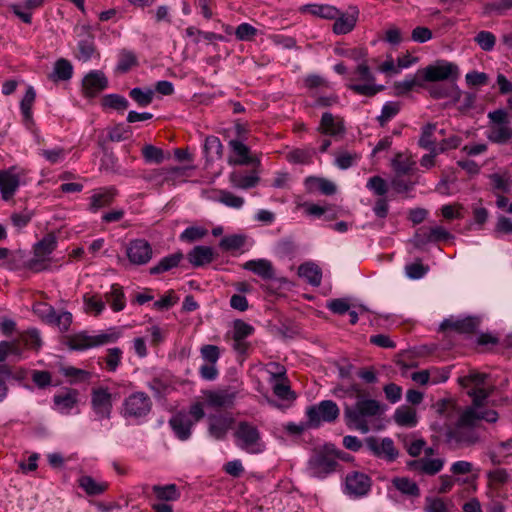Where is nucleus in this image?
I'll return each instance as SVG.
<instances>
[{
  "mask_svg": "<svg viewBox=\"0 0 512 512\" xmlns=\"http://www.w3.org/2000/svg\"><path fill=\"white\" fill-rule=\"evenodd\" d=\"M156 497L160 500L174 501L180 496V493L175 484H169L165 486L154 485L152 488Z\"/></svg>",
  "mask_w": 512,
  "mask_h": 512,
  "instance_id": "nucleus-45",
  "label": "nucleus"
},
{
  "mask_svg": "<svg viewBox=\"0 0 512 512\" xmlns=\"http://www.w3.org/2000/svg\"><path fill=\"white\" fill-rule=\"evenodd\" d=\"M486 378L487 374L472 371L468 375L458 379L462 387L469 388L467 393L472 397L473 405L476 407L482 406L492 392V388L485 384Z\"/></svg>",
  "mask_w": 512,
  "mask_h": 512,
  "instance_id": "nucleus-5",
  "label": "nucleus"
},
{
  "mask_svg": "<svg viewBox=\"0 0 512 512\" xmlns=\"http://www.w3.org/2000/svg\"><path fill=\"white\" fill-rule=\"evenodd\" d=\"M307 416L314 425H318L320 420L332 422L338 418L339 408L335 402L324 400L318 406L309 407L307 409Z\"/></svg>",
  "mask_w": 512,
  "mask_h": 512,
  "instance_id": "nucleus-13",
  "label": "nucleus"
},
{
  "mask_svg": "<svg viewBox=\"0 0 512 512\" xmlns=\"http://www.w3.org/2000/svg\"><path fill=\"white\" fill-rule=\"evenodd\" d=\"M138 64L136 55L128 50H122L119 54L117 71L125 73Z\"/></svg>",
  "mask_w": 512,
  "mask_h": 512,
  "instance_id": "nucleus-49",
  "label": "nucleus"
},
{
  "mask_svg": "<svg viewBox=\"0 0 512 512\" xmlns=\"http://www.w3.org/2000/svg\"><path fill=\"white\" fill-rule=\"evenodd\" d=\"M234 436L237 446L248 453L259 454L265 448L258 428L249 422H239Z\"/></svg>",
  "mask_w": 512,
  "mask_h": 512,
  "instance_id": "nucleus-4",
  "label": "nucleus"
},
{
  "mask_svg": "<svg viewBox=\"0 0 512 512\" xmlns=\"http://www.w3.org/2000/svg\"><path fill=\"white\" fill-rule=\"evenodd\" d=\"M9 355H21V349L18 341H1L0 342V363L5 361Z\"/></svg>",
  "mask_w": 512,
  "mask_h": 512,
  "instance_id": "nucleus-58",
  "label": "nucleus"
},
{
  "mask_svg": "<svg viewBox=\"0 0 512 512\" xmlns=\"http://www.w3.org/2000/svg\"><path fill=\"white\" fill-rule=\"evenodd\" d=\"M244 268L265 280L275 278L274 267L272 263L266 259L250 260L244 264Z\"/></svg>",
  "mask_w": 512,
  "mask_h": 512,
  "instance_id": "nucleus-26",
  "label": "nucleus"
},
{
  "mask_svg": "<svg viewBox=\"0 0 512 512\" xmlns=\"http://www.w3.org/2000/svg\"><path fill=\"white\" fill-rule=\"evenodd\" d=\"M105 299L115 312L122 311L125 308V295L122 287L118 284L111 286L110 291L105 293Z\"/></svg>",
  "mask_w": 512,
  "mask_h": 512,
  "instance_id": "nucleus-37",
  "label": "nucleus"
},
{
  "mask_svg": "<svg viewBox=\"0 0 512 512\" xmlns=\"http://www.w3.org/2000/svg\"><path fill=\"white\" fill-rule=\"evenodd\" d=\"M346 489L349 494L356 496L365 495L370 489L369 478L358 472L348 474L346 477Z\"/></svg>",
  "mask_w": 512,
  "mask_h": 512,
  "instance_id": "nucleus-22",
  "label": "nucleus"
},
{
  "mask_svg": "<svg viewBox=\"0 0 512 512\" xmlns=\"http://www.w3.org/2000/svg\"><path fill=\"white\" fill-rule=\"evenodd\" d=\"M183 259L181 252H176L162 258L157 265L150 268V274H160L170 269L177 267L180 261Z\"/></svg>",
  "mask_w": 512,
  "mask_h": 512,
  "instance_id": "nucleus-39",
  "label": "nucleus"
},
{
  "mask_svg": "<svg viewBox=\"0 0 512 512\" xmlns=\"http://www.w3.org/2000/svg\"><path fill=\"white\" fill-rule=\"evenodd\" d=\"M204 150L208 157L221 158L223 155V145L216 136H208L205 139Z\"/></svg>",
  "mask_w": 512,
  "mask_h": 512,
  "instance_id": "nucleus-48",
  "label": "nucleus"
},
{
  "mask_svg": "<svg viewBox=\"0 0 512 512\" xmlns=\"http://www.w3.org/2000/svg\"><path fill=\"white\" fill-rule=\"evenodd\" d=\"M358 14L359 11L355 7L350 8V11L348 13H341L339 11V15L336 18H334V33L341 35L351 32L356 25Z\"/></svg>",
  "mask_w": 512,
  "mask_h": 512,
  "instance_id": "nucleus-21",
  "label": "nucleus"
},
{
  "mask_svg": "<svg viewBox=\"0 0 512 512\" xmlns=\"http://www.w3.org/2000/svg\"><path fill=\"white\" fill-rule=\"evenodd\" d=\"M151 407L152 401L146 393L135 392L124 400L123 413L125 417H144L150 412Z\"/></svg>",
  "mask_w": 512,
  "mask_h": 512,
  "instance_id": "nucleus-11",
  "label": "nucleus"
},
{
  "mask_svg": "<svg viewBox=\"0 0 512 512\" xmlns=\"http://www.w3.org/2000/svg\"><path fill=\"white\" fill-rule=\"evenodd\" d=\"M480 320L476 317H466L464 319H446L441 325L442 331L454 330L458 333H474L478 328Z\"/></svg>",
  "mask_w": 512,
  "mask_h": 512,
  "instance_id": "nucleus-17",
  "label": "nucleus"
},
{
  "mask_svg": "<svg viewBox=\"0 0 512 512\" xmlns=\"http://www.w3.org/2000/svg\"><path fill=\"white\" fill-rule=\"evenodd\" d=\"M108 81L101 71H92L83 79V91L88 97H93L107 87Z\"/></svg>",
  "mask_w": 512,
  "mask_h": 512,
  "instance_id": "nucleus-19",
  "label": "nucleus"
},
{
  "mask_svg": "<svg viewBox=\"0 0 512 512\" xmlns=\"http://www.w3.org/2000/svg\"><path fill=\"white\" fill-rule=\"evenodd\" d=\"M337 460L334 452L326 447L325 450L318 452L309 462L311 475L318 478H324L337 468Z\"/></svg>",
  "mask_w": 512,
  "mask_h": 512,
  "instance_id": "nucleus-10",
  "label": "nucleus"
},
{
  "mask_svg": "<svg viewBox=\"0 0 512 512\" xmlns=\"http://www.w3.org/2000/svg\"><path fill=\"white\" fill-rule=\"evenodd\" d=\"M54 403L60 411L69 412L78 403V391L65 389L54 396Z\"/></svg>",
  "mask_w": 512,
  "mask_h": 512,
  "instance_id": "nucleus-31",
  "label": "nucleus"
},
{
  "mask_svg": "<svg viewBox=\"0 0 512 512\" xmlns=\"http://www.w3.org/2000/svg\"><path fill=\"white\" fill-rule=\"evenodd\" d=\"M400 111V104L398 102L386 103L378 116L379 124L384 127L393 117H395Z\"/></svg>",
  "mask_w": 512,
  "mask_h": 512,
  "instance_id": "nucleus-52",
  "label": "nucleus"
},
{
  "mask_svg": "<svg viewBox=\"0 0 512 512\" xmlns=\"http://www.w3.org/2000/svg\"><path fill=\"white\" fill-rule=\"evenodd\" d=\"M365 444L375 456L387 461H394L398 456V450L390 438L368 437L365 439Z\"/></svg>",
  "mask_w": 512,
  "mask_h": 512,
  "instance_id": "nucleus-14",
  "label": "nucleus"
},
{
  "mask_svg": "<svg viewBox=\"0 0 512 512\" xmlns=\"http://www.w3.org/2000/svg\"><path fill=\"white\" fill-rule=\"evenodd\" d=\"M205 396L207 405L213 408L230 407L235 399V394L229 391H209Z\"/></svg>",
  "mask_w": 512,
  "mask_h": 512,
  "instance_id": "nucleus-32",
  "label": "nucleus"
},
{
  "mask_svg": "<svg viewBox=\"0 0 512 512\" xmlns=\"http://www.w3.org/2000/svg\"><path fill=\"white\" fill-rule=\"evenodd\" d=\"M44 2L45 0H25L23 7L19 4H13L10 6V9L24 23L30 24L32 21L31 13L24 11L23 8L27 10H34L41 7L44 4Z\"/></svg>",
  "mask_w": 512,
  "mask_h": 512,
  "instance_id": "nucleus-36",
  "label": "nucleus"
},
{
  "mask_svg": "<svg viewBox=\"0 0 512 512\" xmlns=\"http://www.w3.org/2000/svg\"><path fill=\"white\" fill-rule=\"evenodd\" d=\"M392 165L397 174L405 175L412 169L414 162L409 156L399 153L393 159Z\"/></svg>",
  "mask_w": 512,
  "mask_h": 512,
  "instance_id": "nucleus-50",
  "label": "nucleus"
},
{
  "mask_svg": "<svg viewBox=\"0 0 512 512\" xmlns=\"http://www.w3.org/2000/svg\"><path fill=\"white\" fill-rule=\"evenodd\" d=\"M25 171L16 166L0 170V193L4 201L11 200L18 188L24 183Z\"/></svg>",
  "mask_w": 512,
  "mask_h": 512,
  "instance_id": "nucleus-8",
  "label": "nucleus"
},
{
  "mask_svg": "<svg viewBox=\"0 0 512 512\" xmlns=\"http://www.w3.org/2000/svg\"><path fill=\"white\" fill-rule=\"evenodd\" d=\"M418 75L424 81L440 82L445 80H455L459 77L458 66L451 62L438 61L435 65H429L426 68L419 70Z\"/></svg>",
  "mask_w": 512,
  "mask_h": 512,
  "instance_id": "nucleus-7",
  "label": "nucleus"
},
{
  "mask_svg": "<svg viewBox=\"0 0 512 512\" xmlns=\"http://www.w3.org/2000/svg\"><path fill=\"white\" fill-rule=\"evenodd\" d=\"M60 372L64 376L71 378L73 381L78 382L89 380L91 377L90 372L73 366L61 367Z\"/></svg>",
  "mask_w": 512,
  "mask_h": 512,
  "instance_id": "nucleus-59",
  "label": "nucleus"
},
{
  "mask_svg": "<svg viewBox=\"0 0 512 512\" xmlns=\"http://www.w3.org/2000/svg\"><path fill=\"white\" fill-rule=\"evenodd\" d=\"M299 276L305 278L312 285H319L321 282V272L318 266L312 263L300 265L298 269Z\"/></svg>",
  "mask_w": 512,
  "mask_h": 512,
  "instance_id": "nucleus-42",
  "label": "nucleus"
},
{
  "mask_svg": "<svg viewBox=\"0 0 512 512\" xmlns=\"http://www.w3.org/2000/svg\"><path fill=\"white\" fill-rule=\"evenodd\" d=\"M474 41L479 45V47L484 51L493 50L496 44V37L493 33L489 31L482 30L477 33L474 38Z\"/></svg>",
  "mask_w": 512,
  "mask_h": 512,
  "instance_id": "nucleus-53",
  "label": "nucleus"
},
{
  "mask_svg": "<svg viewBox=\"0 0 512 512\" xmlns=\"http://www.w3.org/2000/svg\"><path fill=\"white\" fill-rule=\"evenodd\" d=\"M174 433L180 440H186L191 435V428L194 424L186 414L178 413L173 416L170 421Z\"/></svg>",
  "mask_w": 512,
  "mask_h": 512,
  "instance_id": "nucleus-27",
  "label": "nucleus"
},
{
  "mask_svg": "<svg viewBox=\"0 0 512 512\" xmlns=\"http://www.w3.org/2000/svg\"><path fill=\"white\" fill-rule=\"evenodd\" d=\"M487 138L492 143L508 144L512 142V128L509 124L505 125H489Z\"/></svg>",
  "mask_w": 512,
  "mask_h": 512,
  "instance_id": "nucleus-29",
  "label": "nucleus"
},
{
  "mask_svg": "<svg viewBox=\"0 0 512 512\" xmlns=\"http://www.w3.org/2000/svg\"><path fill=\"white\" fill-rule=\"evenodd\" d=\"M120 337V333L114 329H109L106 332L98 335H88L85 332L78 333L68 340V346L72 350H85L108 343L115 342Z\"/></svg>",
  "mask_w": 512,
  "mask_h": 512,
  "instance_id": "nucleus-6",
  "label": "nucleus"
},
{
  "mask_svg": "<svg viewBox=\"0 0 512 512\" xmlns=\"http://www.w3.org/2000/svg\"><path fill=\"white\" fill-rule=\"evenodd\" d=\"M126 255L132 264L145 265L152 259L153 250L147 240L134 239L127 244Z\"/></svg>",
  "mask_w": 512,
  "mask_h": 512,
  "instance_id": "nucleus-12",
  "label": "nucleus"
},
{
  "mask_svg": "<svg viewBox=\"0 0 512 512\" xmlns=\"http://www.w3.org/2000/svg\"><path fill=\"white\" fill-rule=\"evenodd\" d=\"M453 236L443 227L435 226L431 228L422 227L415 234L416 245H423L427 242H437L447 240Z\"/></svg>",
  "mask_w": 512,
  "mask_h": 512,
  "instance_id": "nucleus-18",
  "label": "nucleus"
},
{
  "mask_svg": "<svg viewBox=\"0 0 512 512\" xmlns=\"http://www.w3.org/2000/svg\"><path fill=\"white\" fill-rule=\"evenodd\" d=\"M189 262L194 267H200L212 262L214 252L207 246H196L187 255Z\"/></svg>",
  "mask_w": 512,
  "mask_h": 512,
  "instance_id": "nucleus-30",
  "label": "nucleus"
},
{
  "mask_svg": "<svg viewBox=\"0 0 512 512\" xmlns=\"http://www.w3.org/2000/svg\"><path fill=\"white\" fill-rule=\"evenodd\" d=\"M33 312L43 321L52 324L55 319V309L44 302H37L33 306Z\"/></svg>",
  "mask_w": 512,
  "mask_h": 512,
  "instance_id": "nucleus-51",
  "label": "nucleus"
},
{
  "mask_svg": "<svg viewBox=\"0 0 512 512\" xmlns=\"http://www.w3.org/2000/svg\"><path fill=\"white\" fill-rule=\"evenodd\" d=\"M435 130H436V125L432 124V123H428L422 128V134L419 139V145L422 148H425V149L433 148L432 146L435 143V139L433 137Z\"/></svg>",
  "mask_w": 512,
  "mask_h": 512,
  "instance_id": "nucleus-57",
  "label": "nucleus"
},
{
  "mask_svg": "<svg viewBox=\"0 0 512 512\" xmlns=\"http://www.w3.org/2000/svg\"><path fill=\"white\" fill-rule=\"evenodd\" d=\"M57 246V237L54 233H48L34 245V256L29 261V268L34 271H41L46 268L45 262L48 256Z\"/></svg>",
  "mask_w": 512,
  "mask_h": 512,
  "instance_id": "nucleus-9",
  "label": "nucleus"
},
{
  "mask_svg": "<svg viewBox=\"0 0 512 512\" xmlns=\"http://www.w3.org/2000/svg\"><path fill=\"white\" fill-rule=\"evenodd\" d=\"M270 383L273 385V392L274 394L283 399V400H290L294 399V395L290 389L288 379L286 377L279 378L277 380H269Z\"/></svg>",
  "mask_w": 512,
  "mask_h": 512,
  "instance_id": "nucleus-46",
  "label": "nucleus"
},
{
  "mask_svg": "<svg viewBox=\"0 0 512 512\" xmlns=\"http://www.w3.org/2000/svg\"><path fill=\"white\" fill-rule=\"evenodd\" d=\"M357 401L354 405L344 408V421L348 428L367 433L370 431V422L383 413L381 403L375 399L365 398V392L359 385H351Z\"/></svg>",
  "mask_w": 512,
  "mask_h": 512,
  "instance_id": "nucleus-1",
  "label": "nucleus"
},
{
  "mask_svg": "<svg viewBox=\"0 0 512 512\" xmlns=\"http://www.w3.org/2000/svg\"><path fill=\"white\" fill-rule=\"evenodd\" d=\"M391 483L395 489L409 498L417 499L421 495L420 487L414 480L410 479L409 477H394L391 480Z\"/></svg>",
  "mask_w": 512,
  "mask_h": 512,
  "instance_id": "nucleus-28",
  "label": "nucleus"
},
{
  "mask_svg": "<svg viewBox=\"0 0 512 512\" xmlns=\"http://www.w3.org/2000/svg\"><path fill=\"white\" fill-rule=\"evenodd\" d=\"M476 416L473 408L465 409L454 425L446 427L445 442L455 448L469 447L479 441V435L475 430Z\"/></svg>",
  "mask_w": 512,
  "mask_h": 512,
  "instance_id": "nucleus-2",
  "label": "nucleus"
},
{
  "mask_svg": "<svg viewBox=\"0 0 512 512\" xmlns=\"http://www.w3.org/2000/svg\"><path fill=\"white\" fill-rule=\"evenodd\" d=\"M445 460L442 458H428L422 457L407 462V468L418 474L434 476L438 474L444 467Z\"/></svg>",
  "mask_w": 512,
  "mask_h": 512,
  "instance_id": "nucleus-15",
  "label": "nucleus"
},
{
  "mask_svg": "<svg viewBox=\"0 0 512 512\" xmlns=\"http://www.w3.org/2000/svg\"><path fill=\"white\" fill-rule=\"evenodd\" d=\"M312 154L306 149H293L286 154V159L293 164H307L311 161Z\"/></svg>",
  "mask_w": 512,
  "mask_h": 512,
  "instance_id": "nucleus-56",
  "label": "nucleus"
},
{
  "mask_svg": "<svg viewBox=\"0 0 512 512\" xmlns=\"http://www.w3.org/2000/svg\"><path fill=\"white\" fill-rule=\"evenodd\" d=\"M230 180L234 187L240 189H249L257 185L259 182V177L255 175L240 176L231 174Z\"/></svg>",
  "mask_w": 512,
  "mask_h": 512,
  "instance_id": "nucleus-54",
  "label": "nucleus"
},
{
  "mask_svg": "<svg viewBox=\"0 0 512 512\" xmlns=\"http://www.w3.org/2000/svg\"><path fill=\"white\" fill-rule=\"evenodd\" d=\"M233 419L229 415H213L209 417V433L216 439H223L231 427Z\"/></svg>",
  "mask_w": 512,
  "mask_h": 512,
  "instance_id": "nucleus-24",
  "label": "nucleus"
},
{
  "mask_svg": "<svg viewBox=\"0 0 512 512\" xmlns=\"http://www.w3.org/2000/svg\"><path fill=\"white\" fill-rule=\"evenodd\" d=\"M154 92L151 89L143 91L140 88H134L130 91L129 96L141 107L148 106L153 100Z\"/></svg>",
  "mask_w": 512,
  "mask_h": 512,
  "instance_id": "nucleus-55",
  "label": "nucleus"
},
{
  "mask_svg": "<svg viewBox=\"0 0 512 512\" xmlns=\"http://www.w3.org/2000/svg\"><path fill=\"white\" fill-rule=\"evenodd\" d=\"M142 155L146 162L153 164H161L167 157L161 148L150 144L142 148Z\"/></svg>",
  "mask_w": 512,
  "mask_h": 512,
  "instance_id": "nucleus-47",
  "label": "nucleus"
},
{
  "mask_svg": "<svg viewBox=\"0 0 512 512\" xmlns=\"http://www.w3.org/2000/svg\"><path fill=\"white\" fill-rule=\"evenodd\" d=\"M428 91L435 99L449 98L454 103L458 102L462 95L455 82L435 83L428 87Z\"/></svg>",
  "mask_w": 512,
  "mask_h": 512,
  "instance_id": "nucleus-20",
  "label": "nucleus"
},
{
  "mask_svg": "<svg viewBox=\"0 0 512 512\" xmlns=\"http://www.w3.org/2000/svg\"><path fill=\"white\" fill-rule=\"evenodd\" d=\"M229 145L233 152L239 156V158L234 161L230 160V163H234L236 165H260V159L258 157L251 156L249 148L241 141L231 140Z\"/></svg>",
  "mask_w": 512,
  "mask_h": 512,
  "instance_id": "nucleus-25",
  "label": "nucleus"
},
{
  "mask_svg": "<svg viewBox=\"0 0 512 512\" xmlns=\"http://www.w3.org/2000/svg\"><path fill=\"white\" fill-rule=\"evenodd\" d=\"M105 302L98 294L85 293L83 295V310L85 313L99 316L105 310Z\"/></svg>",
  "mask_w": 512,
  "mask_h": 512,
  "instance_id": "nucleus-33",
  "label": "nucleus"
},
{
  "mask_svg": "<svg viewBox=\"0 0 512 512\" xmlns=\"http://www.w3.org/2000/svg\"><path fill=\"white\" fill-rule=\"evenodd\" d=\"M423 79L418 73L414 77L406 78L404 81L396 82L395 88L398 93H406L411 91L416 86H422Z\"/></svg>",
  "mask_w": 512,
  "mask_h": 512,
  "instance_id": "nucleus-62",
  "label": "nucleus"
},
{
  "mask_svg": "<svg viewBox=\"0 0 512 512\" xmlns=\"http://www.w3.org/2000/svg\"><path fill=\"white\" fill-rule=\"evenodd\" d=\"M307 9L313 15L319 16L321 18H326V19H333L339 15V10L336 9L335 7L329 6V5H320V6L313 5V6L307 7Z\"/></svg>",
  "mask_w": 512,
  "mask_h": 512,
  "instance_id": "nucleus-60",
  "label": "nucleus"
},
{
  "mask_svg": "<svg viewBox=\"0 0 512 512\" xmlns=\"http://www.w3.org/2000/svg\"><path fill=\"white\" fill-rule=\"evenodd\" d=\"M35 98V90L32 87H28L20 104L23 118L27 125L33 124L32 106Z\"/></svg>",
  "mask_w": 512,
  "mask_h": 512,
  "instance_id": "nucleus-41",
  "label": "nucleus"
},
{
  "mask_svg": "<svg viewBox=\"0 0 512 512\" xmlns=\"http://www.w3.org/2000/svg\"><path fill=\"white\" fill-rule=\"evenodd\" d=\"M305 186L309 192L320 190L324 195H332L336 192V185L325 178L308 177L305 180Z\"/></svg>",
  "mask_w": 512,
  "mask_h": 512,
  "instance_id": "nucleus-34",
  "label": "nucleus"
},
{
  "mask_svg": "<svg viewBox=\"0 0 512 512\" xmlns=\"http://www.w3.org/2000/svg\"><path fill=\"white\" fill-rule=\"evenodd\" d=\"M200 352L206 363L216 364L220 358V349L216 345H204L201 347Z\"/></svg>",
  "mask_w": 512,
  "mask_h": 512,
  "instance_id": "nucleus-64",
  "label": "nucleus"
},
{
  "mask_svg": "<svg viewBox=\"0 0 512 512\" xmlns=\"http://www.w3.org/2000/svg\"><path fill=\"white\" fill-rule=\"evenodd\" d=\"M91 404L94 412L100 418H109L112 409V401L111 394L107 389H93L91 393Z\"/></svg>",
  "mask_w": 512,
  "mask_h": 512,
  "instance_id": "nucleus-16",
  "label": "nucleus"
},
{
  "mask_svg": "<svg viewBox=\"0 0 512 512\" xmlns=\"http://www.w3.org/2000/svg\"><path fill=\"white\" fill-rule=\"evenodd\" d=\"M115 196V192L113 189L101 190L95 194H93L90 198V210L97 211L101 208L109 206Z\"/></svg>",
  "mask_w": 512,
  "mask_h": 512,
  "instance_id": "nucleus-40",
  "label": "nucleus"
},
{
  "mask_svg": "<svg viewBox=\"0 0 512 512\" xmlns=\"http://www.w3.org/2000/svg\"><path fill=\"white\" fill-rule=\"evenodd\" d=\"M319 130L323 134L337 137L344 134L345 127L342 118L325 112L322 115Z\"/></svg>",
  "mask_w": 512,
  "mask_h": 512,
  "instance_id": "nucleus-23",
  "label": "nucleus"
},
{
  "mask_svg": "<svg viewBox=\"0 0 512 512\" xmlns=\"http://www.w3.org/2000/svg\"><path fill=\"white\" fill-rule=\"evenodd\" d=\"M346 87L355 94L372 97L383 89L376 84V79L367 61L361 62L351 73Z\"/></svg>",
  "mask_w": 512,
  "mask_h": 512,
  "instance_id": "nucleus-3",
  "label": "nucleus"
},
{
  "mask_svg": "<svg viewBox=\"0 0 512 512\" xmlns=\"http://www.w3.org/2000/svg\"><path fill=\"white\" fill-rule=\"evenodd\" d=\"M423 509L425 512H451L449 503L438 496H426Z\"/></svg>",
  "mask_w": 512,
  "mask_h": 512,
  "instance_id": "nucleus-44",
  "label": "nucleus"
},
{
  "mask_svg": "<svg viewBox=\"0 0 512 512\" xmlns=\"http://www.w3.org/2000/svg\"><path fill=\"white\" fill-rule=\"evenodd\" d=\"M72 74V64L68 60L60 58L55 62L53 72L49 75V79L54 82L67 81L72 77Z\"/></svg>",
  "mask_w": 512,
  "mask_h": 512,
  "instance_id": "nucleus-35",
  "label": "nucleus"
},
{
  "mask_svg": "<svg viewBox=\"0 0 512 512\" xmlns=\"http://www.w3.org/2000/svg\"><path fill=\"white\" fill-rule=\"evenodd\" d=\"M95 52L94 43L91 39H85L79 42L76 57L81 61H88Z\"/></svg>",
  "mask_w": 512,
  "mask_h": 512,
  "instance_id": "nucleus-61",
  "label": "nucleus"
},
{
  "mask_svg": "<svg viewBox=\"0 0 512 512\" xmlns=\"http://www.w3.org/2000/svg\"><path fill=\"white\" fill-rule=\"evenodd\" d=\"M393 418L400 426L414 427L417 424L416 411L408 406H401L396 409Z\"/></svg>",
  "mask_w": 512,
  "mask_h": 512,
  "instance_id": "nucleus-38",
  "label": "nucleus"
},
{
  "mask_svg": "<svg viewBox=\"0 0 512 512\" xmlns=\"http://www.w3.org/2000/svg\"><path fill=\"white\" fill-rule=\"evenodd\" d=\"M103 105L116 110H125L129 103L124 97L117 94H111L103 98Z\"/></svg>",
  "mask_w": 512,
  "mask_h": 512,
  "instance_id": "nucleus-63",
  "label": "nucleus"
},
{
  "mask_svg": "<svg viewBox=\"0 0 512 512\" xmlns=\"http://www.w3.org/2000/svg\"><path fill=\"white\" fill-rule=\"evenodd\" d=\"M79 486L88 495H99L107 489L106 483H98L90 476H82L78 480Z\"/></svg>",
  "mask_w": 512,
  "mask_h": 512,
  "instance_id": "nucleus-43",
  "label": "nucleus"
}]
</instances>
